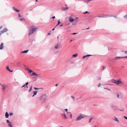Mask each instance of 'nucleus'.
Listing matches in <instances>:
<instances>
[{"label": "nucleus", "mask_w": 127, "mask_h": 127, "mask_svg": "<svg viewBox=\"0 0 127 127\" xmlns=\"http://www.w3.org/2000/svg\"><path fill=\"white\" fill-rule=\"evenodd\" d=\"M38 29L37 28L35 27L34 26H31L30 27L29 29V32L28 33V35H30L34 32L36 31Z\"/></svg>", "instance_id": "f257e3e1"}, {"label": "nucleus", "mask_w": 127, "mask_h": 127, "mask_svg": "<svg viewBox=\"0 0 127 127\" xmlns=\"http://www.w3.org/2000/svg\"><path fill=\"white\" fill-rule=\"evenodd\" d=\"M111 82L112 83H114L117 85H119L120 84H123L120 79H118L117 80L113 79L112 80Z\"/></svg>", "instance_id": "f03ea898"}, {"label": "nucleus", "mask_w": 127, "mask_h": 127, "mask_svg": "<svg viewBox=\"0 0 127 127\" xmlns=\"http://www.w3.org/2000/svg\"><path fill=\"white\" fill-rule=\"evenodd\" d=\"M86 116H87L85 115L82 116L80 115L77 118L76 120V121H77L80 120L81 119L84 118Z\"/></svg>", "instance_id": "7ed1b4c3"}, {"label": "nucleus", "mask_w": 127, "mask_h": 127, "mask_svg": "<svg viewBox=\"0 0 127 127\" xmlns=\"http://www.w3.org/2000/svg\"><path fill=\"white\" fill-rule=\"evenodd\" d=\"M47 98V96L45 95L41 96L40 97V99L44 101H45Z\"/></svg>", "instance_id": "20e7f679"}, {"label": "nucleus", "mask_w": 127, "mask_h": 127, "mask_svg": "<svg viewBox=\"0 0 127 127\" xmlns=\"http://www.w3.org/2000/svg\"><path fill=\"white\" fill-rule=\"evenodd\" d=\"M103 18H105L108 17H112L113 16L111 14H103L102 15Z\"/></svg>", "instance_id": "39448f33"}, {"label": "nucleus", "mask_w": 127, "mask_h": 127, "mask_svg": "<svg viewBox=\"0 0 127 127\" xmlns=\"http://www.w3.org/2000/svg\"><path fill=\"white\" fill-rule=\"evenodd\" d=\"M1 86L2 87V90L3 91H4L6 88L7 87V86L5 85H1Z\"/></svg>", "instance_id": "423d86ee"}, {"label": "nucleus", "mask_w": 127, "mask_h": 127, "mask_svg": "<svg viewBox=\"0 0 127 127\" xmlns=\"http://www.w3.org/2000/svg\"><path fill=\"white\" fill-rule=\"evenodd\" d=\"M117 57H115V58H113V59H112V62L113 63H115L116 61V60H119V59H116V58Z\"/></svg>", "instance_id": "0eeeda50"}, {"label": "nucleus", "mask_w": 127, "mask_h": 127, "mask_svg": "<svg viewBox=\"0 0 127 127\" xmlns=\"http://www.w3.org/2000/svg\"><path fill=\"white\" fill-rule=\"evenodd\" d=\"M8 30L6 28H4L2 31H1V32L2 33H4V32H6Z\"/></svg>", "instance_id": "6e6552de"}, {"label": "nucleus", "mask_w": 127, "mask_h": 127, "mask_svg": "<svg viewBox=\"0 0 127 127\" xmlns=\"http://www.w3.org/2000/svg\"><path fill=\"white\" fill-rule=\"evenodd\" d=\"M116 59H121L123 58H127V56L126 57H117L116 58Z\"/></svg>", "instance_id": "1a4fd4ad"}, {"label": "nucleus", "mask_w": 127, "mask_h": 127, "mask_svg": "<svg viewBox=\"0 0 127 127\" xmlns=\"http://www.w3.org/2000/svg\"><path fill=\"white\" fill-rule=\"evenodd\" d=\"M12 8L16 12H19L20 11L19 10H18L14 6Z\"/></svg>", "instance_id": "9d476101"}, {"label": "nucleus", "mask_w": 127, "mask_h": 127, "mask_svg": "<svg viewBox=\"0 0 127 127\" xmlns=\"http://www.w3.org/2000/svg\"><path fill=\"white\" fill-rule=\"evenodd\" d=\"M92 55H86V56H83V59H84L86 58H87V59H88V57H89V56H92Z\"/></svg>", "instance_id": "9b49d317"}, {"label": "nucleus", "mask_w": 127, "mask_h": 127, "mask_svg": "<svg viewBox=\"0 0 127 127\" xmlns=\"http://www.w3.org/2000/svg\"><path fill=\"white\" fill-rule=\"evenodd\" d=\"M3 43H1V44L0 45V49L2 50L4 46H3Z\"/></svg>", "instance_id": "f8f14e48"}, {"label": "nucleus", "mask_w": 127, "mask_h": 127, "mask_svg": "<svg viewBox=\"0 0 127 127\" xmlns=\"http://www.w3.org/2000/svg\"><path fill=\"white\" fill-rule=\"evenodd\" d=\"M6 69H7V70H8L9 71V72H12L13 71V70H11L9 68V66H6Z\"/></svg>", "instance_id": "ddd939ff"}, {"label": "nucleus", "mask_w": 127, "mask_h": 127, "mask_svg": "<svg viewBox=\"0 0 127 127\" xmlns=\"http://www.w3.org/2000/svg\"><path fill=\"white\" fill-rule=\"evenodd\" d=\"M37 91H35L33 92V94L32 96V97L34 96V95H36L37 94Z\"/></svg>", "instance_id": "4468645a"}, {"label": "nucleus", "mask_w": 127, "mask_h": 127, "mask_svg": "<svg viewBox=\"0 0 127 127\" xmlns=\"http://www.w3.org/2000/svg\"><path fill=\"white\" fill-rule=\"evenodd\" d=\"M69 20L70 22H73L74 21V20L72 18H70L69 19Z\"/></svg>", "instance_id": "2eb2a0df"}, {"label": "nucleus", "mask_w": 127, "mask_h": 127, "mask_svg": "<svg viewBox=\"0 0 127 127\" xmlns=\"http://www.w3.org/2000/svg\"><path fill=\"white\" fill-rule=\"evenodd\" d=\"M29 51L28 50H27L21 52L23 53H26L28 52Z\"/></svg>", "instance_id": "dca6fc26"}, {"label": "nucleus", "mask_w": 127, "mask_h": 127, "mask_svg": "<svg viewBox=\"0 0 127 127\" xmlns=\"http://www.w3.org/2000/svg\"><path fill=\"white\" fill-rule=\"evenodd\" d=\"M9 114H8L7 112H6L5 114V117L7 118H8L9 117Z\"/></svg>", "instance_id": "f3484780"}, {"label": "nucleus", "mask_w": 127, "mask_h": 127, "mask_svg": "<svg viewBox=\"0 0 127 127\" xmlns=\"http://www.w3.org/2000/svg\"><path fill=\"white\" fill-rule=\"evenodd\" d=\"M32 74L33 75H35L36 76H37L38 75H39V74H37L36 73L33 72H32Z\"/></svg>", "instance_id": "a211bd4d"}, {"label": "nucleus", "mask_w": 127, "mask_h": 127, "mask_svg": "<svg viewBox=\"0 0 127 127\" xmlns=\"http://www.w3.org/2000/svg\"><path fill=\"white\" fill-rule=\"evenodd\" d=\"M78 55V54L76 53L72 55V57L74 58L76 57Z\"/></svg>", "instance_id": "6ab92c4d"}, {"label": "nucleus", "mask_w": 127, "mask_h": 127, "mask_svg": "<svg viewBox=\"0 0 127 127\" xmlns=\"http://www.w3.org/2000/svg\"><path fill=\"white\" fill-rule=\"evenodd\" d=\"M68 7H65L63 8V10H66L68 9Z\"/></svg>", "instance_id": "aec40b11"}, {"label": "nucleus", "mask_w": 127, "mask_h": 127, "mask_svg": "<svg viewBox=\"0 0 127 127\" xmlns=\"http://www.w3.org/2000/svg\"><path fill=\"white\" fill-rule=\"evenodd\" d=\"M114 118H115V119H113V120L116 121H117L118 122H119V120L117 119V118L116 117H114Z\"/></svg>", "instance_id": "412c9836"}, {"label": "nucleus", "mask_w": 127, "mask_h": 127, "mask_svg": "<svg viewBox=\"0 0 127 127\" xmlns=\"http://www.w3.org/2000/svg\"><path fill=\"white\" fill-rule=\"evenodd\" d=\"M59 44L58 43L55 46V48L57 49H58V47L59 46Z\"/></svg>", "instance_id": "4be33fe9"}, {"label": "nucleus", "mask_w": 127, "mask_h": 127, "mask_svg": "<svg viewBox=\"0 0 127 127\" xmlns=\"http://www.w3.org/2000/svg\"><path fill=\"white\" fill-rule=\"evenodd\" d=\"M32 86H31V88L29 91V92H30L32 91Z\"/></svg>", "instance_id": "5701e85b"}, {"label": "nucleus", "mask_w": 127, "mask_h": 127, "mask_svg": "<svg viewBox=\"0 0 127 127\" xmlns=\"http://www.w3.org/2000/svg\"><path fill=\"white\" fill-rule=\"evenodd\" d=\"M63 115H64V118L65 119H66L67 118V117L64 114Z\"/></svg>", "instance_id": "b1692460"}, {"label": "nucleus", "mask_w": 127, "mask_h": 127, "mask_svg": "<svg viewBox=\"0 0 127 127\" xmlns=\"http://www.w3.org/2000/svg\"><path fill=\"white\" fill-rule=\"evenodd\" d=\"M90 13L89 12H88L87 11H86L85 12H84L83 14H86L87 13L89 14Z\"/></svg>", "instance_id": "393cba45"}, {"label": "nucleus", "mask_w": 127, "mask_h": 127, "mask_svg": "<svg viewBox=\"0 0 127 127\" xmlns=\"http://www.w3.org/2000/svg\"><path fill=\"white\" fill-rule=\"evenodd\" d=\"M29 84V83L28 82L26 83V84H25V85H26V87H27V88H28V85Z\"/></svg>", "instance_id": "a878e982"}, {"label": "nucleus", "mask_w": 127, "mask_h": 127, "mask_svg": "<svg viewBox=\"0 0 127 127\" xmlns=\"http://www.w3.org/2000/svg\"><path fill=\"white\" fill-rule=\"evenodd\" d=\"M8 125L9 126V127H13L12 125L10 123H9L8 124Z\"/></svg>", "instance_id": "bb28decb"}, {"label": "nucleus", "mask_w": 127, "mask_h": 127, "mask_svg": "<svg viewBox=\"0 0 127 127\" xmlns=\"http://www.w3.org/2000/svg\"><path fill=\"white\" fill-rule=\"evenodd\" d=\"M71 97L72 98L73 101H74L75 100V98L74 97V96H71Z\"/></svg>", "instance_id": "cd10ccee"}, {"label": "nucleus", "mask_w": 127, "mask_h": 127, "mask_svg": "<svg viewBox=\"0 0 127 127\" xmlns=\"http://www.w3.org/2000/svg\"><path fill=\"white\" fill-rule=\"evenodd\" d=\"M43 89V88H36V87H34V89L35 90H38V89Z\"/></svg>", "instance_id": "c85d7f7f"}, {"label": "nucleus", "mask_w": 127, "mask_h": 127, "mask_svg": "<svg viewBox=\"0 0 127 127\" xmlns=\"http://www.w3.org/2000/svg\"><path fill=\"white\" fill-rule=\"evenodd\" d=\"M112 15L113 16H112V17H113L115 18H116L117 17V15H115L114 16L113 15Z\"/></svg>", "instance_id": "c756f323"}, {"label": "nucleus", "mask_w": 127, "mask_h": 127, "mask_svg": "<svg viewBox=\"0 0 127 127\" xmlns=\"http://www.w3.org/2000/svg\"><path fill=\"white\" fill-rule=\"evenodd\" d=\"M102 67L103 69H102V70H103L105 69V68H106V66H103Z\"/></svg>", "instance_id": "7c9ffc66"}, {"label": "nucleus", "mask_w": 127, "mask_h": 127, "mask_svg": "<svg viewBox=\"0 0 127 127\" xmlns=\"http://www.w3.org/2000/svg\"><path fill=\"white\" fill-rule=\"evenodd\" d=\"M6 121L8 123H11L10 122H9V121L8 120H6Z\"/></svg>", "instance_id": "2f4dec72"}, {"label": "nucleus", "mask_w": 127, "mask_h": 127, "mask_svg": "<svg viewBox=\"0 0 127 127\" xmlns=\"http://www.w3.org/2000/svg\"><path fill=\"white\" fill-rule=\"evenodd\" d=\"M28 71H29V72L30 73H31V72H32V70H31V69H30V70H29Z\"/></svg>", "instance_id": "473e14b6"}, {"label": "nucleus", "mask_w": 127, "mask_h": 127, "mask_svg": "<svg viewBox=\"0 0 127 127\" xmlns=\"http://www.w3.org/2000/svg\"><path fill=\"white\" fill-rule=\"evenodd\" d=\"M93 118H92L90 119L89 122L90 123L91 120L93 119Z\"/></svg>", "instance_id": "72a5a7b5"}, {"label": "nucleus", "mask_w": 127, "mask_h": 127, "mask_svg": "<svg viewBox=\"0 0 127 127\" xmlns=\"http://www.w3.org/2000/svg\"><path fill=\"white\" fill-rule=\"evenodd\" d=\"M111 107H113V108L115 107H116V106H115L114 105H111Z\"/></svg>", "instance_id": "f704fd0d"}, {"label": "nucleus", "mask_w": 127, "mask_h": 127, "mask_svg": "<svg viewBox=\"0 0 127 127\" xmlns=\"http://www.w3.org/2000/svg\"><path fill=\"white\" fill-rule=\"evenodd\" d=\"M20 20H21V21H25V19H24V18L20 19Z\"/></svg>", "instance_id": "c9c22d12"}, {"label": "nucleus", "mask_w": 127, "mask_h": 127, "mask_svg": "<svg viewBox=\"0 0 127 127\" xmlns=\"http://www.w3.org/2000/svg\"><path fill=\"white\" fill-rule=\"evenodd\" d=\"M13 115V113L12 112H11L9 113V115L10 116H12Z\"/></svg>", "instance_id": "e433bc0d"}, {"label": "nucleus", "mask_w": 127, "mask_h": 127, "mask_svg": "<svg viewBox=\"0 0 127 127\" xmlns=\"http://www.w3.org/2000/svg\"><path fill=\"white\" fill-rule=\"evenodd\" d=\"M58 24H60L61 23V22H60V20H58Z\"/></svg>", "instance_id": "4c0bfd02"}, {"label": "nucleus", "mask_w": 127, "mask_h": 127, "mask_svg": "<svg viewBox=\"0 0 127 127\" xmlns=\"http://www.w3.org/2000/svg\"><path fill=\"white\" fill-rule=\"evenodd\" d=\"M51 31H50L49 32V33H48V35H50L51 34Z\"/></svg>", "instance_id": "58836bf2"}, {"label": "nucleus", "mask_w": 127, "mask_h": 127, "mask_svg": "<svg viewBox=\"0 0 127 127\" xmlns=\"http://www.w3.org/2000/svg\"><path fill=\"white\" fill-rule=\"evenodd\" d=\"M124 17L125 18L127 19V15H125L124 16Z\"/></svg>", "instance_id": "ea45409f"}, {"label": "nucleus", "mask_w": 127, "mask_h": 127, "mask_svg": "<svg viewBox=\"0 0 127 127\" xmlns=\"http://www.w3.org/2000/svg\"><path fill=\"white\" fill-rule=\"evenodd\" d=\"M97 17H101V18H103V17H102V15L101 16L99 15V16H97Z\"/></svg>", "instance_id": "a19ab883"}, {"label": "nucleus", "mask_w": 127, "mask_h": 127, "mask_svg": "<svg viewBox=\"0 0 127 127\" xmlns=\"http://www.w3.org/2000/svg\"><path fill=\"white\" fill-rule=\"evenodd\" d=\"M26 85H25V84L23 86H22V87H26Z\"/></svg>", "instance_id": "79ce46f5"}, {"label": "nucleus", "mask_w": 127, "mask_h": 127, "mask_svg": "<svg viewBox=\"0 0 127 127\" xmlns=\"http://www.w3.org/2000/svg\"><path fill=\"white\" fill-rule=\"evenodd\" d=\"M101 86V84L100 83H99L98 85V86L99 87Z\"/></svg>", "instance_id": "37998d69"}, {"label": "nucleus", "mask_w": 127, "mask_h": 127, "mask_svg": "<svg viewBox=\"0 0 127 127\" xmlns=\"http://www.w3.org/2000/svg\"><path fill=\"white\" fill-rule=\"evenodd\" d=\"M119 110L121 111H124L123 109H119Z\"/></svg>", "instance_id": "c03bdc74"}, {"label": "nucleus", "mask_w": 127, "mask_h": 127, "mask_svg": "<svg viewBox=\"0 0 127 127\" xmlns=\"http://www.w3.org/2000/svg\"><path fill=\"white\" fill-rule=\"evenodd\" d=\"M64 111H65L67 112V111H68V109H64Z\"/></svg>", "instance_id": "a18cd8bd"}, {"label": "nucleus", "mask_w": 127, "mask_h": 127, "mask_svg": "<svg viewBox=\"0 0 127 127\" xmlns=\"http://www.w3.org/2000/svg\"><path fill=\"white\" fill-rule=\"evenodd\" d=\"M70 118H71V119H72V114H70Z\"/></svg>", "instance_id": "49530a36"}, {"label": "nucleus", "mask_w": 127, "mask_h": 127, "mask_svg": "<svg viewBox=\"0 0 127 127\" xmlns=\"http://www.w3.org/2000/svg\"><path fill=\"white\" fill-rule=\"evenodd\" d=\"M59 25V24H57L55 27V28H56Z\"/></svg>", "instance_id": "de8ad7c7"}, {"label": "nucleus", "mask_w": 127, "mask_h": 127, "mask_svg": "<svg viewBox=\"0 0 127 127\" xmlns=\"http://www.w3.org/2000/svg\"><path fill=\"white\" fill-rule=\"evenodd\" d=\"M124 117L127 120V117L126 116H124Z\"/></svg>", "instance_id": "09e8293b"}, {"label": "nucleus", "mask_w": 127, "mask_h": 127, "mask_svg": "<svg viewBox=\"0 0 127 127\" xmlns=\"http://www.w3.org/2000/svg\"><path fill=\"white\" fill-rule=\"evenodd\" d=\"M55 18V16H54L52 17V18L53 19H54Z\"/></svg>", "instance_id": "8fccbe9b"}, {"label": "nucleus", "mask_w": 127, "mask_h": 127, "mask_svg": "<svg viewBox=\"0 0 127 127\" xmlns=\"http://www.w3.org/2000/svg\"><path fill=\"white\" fill-rule=\"evenodd\" d=\"M77 33H72L71 34H76Z\"/></svg>", "instance_id": "3c124183"}, {"label": "nucleus", "mask_w": 127, "mask_h": 127, "mask_svg": "<svg viewBox=\"0 0 127 127\" xmlns=\"http://www.w3.org/2000/svg\"><path fill=\"white\" fill-rule=\"evenodd\" d=\"M18 16H19V17H21V15H20V14H18Z\"/></svg>", "instance_id": "603ef678"}, {"label": "nucleus", "mask_w": 127, "mask_h": 127, "mask_svg": "<svg viewBox=\"0 0 127 127\" xmlns=\"http://www.w3.org/2000/svg\"><path fill=\"white\" fill-rule=\"evenodd\" d=\"M30 69L28 67H27V70H28V71H29V70H30Z\"/></svg>", "instance_id": "864d4df0"}, {"label": "nucleus", "mask_w": 127, "mask_h": 127, "mask_svg": "<svg viewBox=\"0 0 127 127\" xmlns=\"http://www.w3.org/2000/svg\"><path fill=\"white\" fill-rule=\"evenodd\" d=\"M101 79V78L100 77H99L98 78V80H100Z\"/></svg>", "instance_id": "5fc2aeb1"}, {"label": "nucleus", "mask_w": 127, "mask_h": 127, "mask_svg": "<svg viewBox=\"0 0 127 127\" xmlns=\"http://www.w3.org/2000/svg\"><path fill=\"white\" fill-rule=\"evenodd\" d=\"M119 94H118L117 95V97H119Z\"/></svg>", "instance_id": "6e6d98bb"}, {"label": "nucleus", "mask_w": 127, "mask_h": 127, "mask_svg": "<svg viewBox=\"0 0 127 127\" xmlns=\"http://www.w3.org/2000/svg\"><path fill=\"white\" fill-rule=\"evenodd\" d=\"M2 32H0V36L2 34Z\"/></svg>", "instance_id": "4d7b16f0"}, {"label": "nucleus", "mask_w": 127, "mask_h": 127, "mask_svg": "<svg viewBox=\"0 0 127 127\" xmlns=\"http://www.w3.org/2000/svg\"><path fill=\"white\" fill-rule=\"evenodd\" d=\"M125 54H127V51H126L125 52Z\"/></svg>", "instance_id": "13d9d810"}, {"label": "nucleus", "mask_w": 127, "mask_h": 127, "mask_svg": "<svg viewBox=\"0 0 127 127\" xmlns=\"http://www.w3.org/2000/svg\"><path fill=\"white\" fill-rule=\"evenodd\" d=\"M55 28H55V27H54V28H53V29H52V31H54V30H55Z\"/></svg>", "instance_id": "bf43d9fd"}, {"label": "nucleus", "mask_w": 127, "mask_h": 127, "mask_svg": "<svg viewBox=\"0 0 127 127\" xmlns=\"http://www.w3.org/2000/svg\"><path fill=\"white\" fill-rule=\"evenodd\" d=\"M63 25V24H62V25H60V27H62Z\"/></svg>", "instance_id": "052dcab7"}, {"label": "nucleus", "mask_w": 127, "mask_h": 127, "mask_svg": "<svg viewBox=\"0 0 127 127\" xmlns=\"http://www.w3.org/2000/svg\"><path fill=\"white\" fill-rule=\"evenodd\" d=\"M2 26H0V29H1L2 28Z\"/></svg>", "instance_id": "680f3d73"}, {"label": "nucleus", "mask_w": 127, "mask_h": 127, "mask_svg": "<svg viewBox=\"0 0 127 127\" xmlns=\"http://www.w3.org/2000/svg\"><path fill=\"white\" fill-rule=\"evenodd\" d=\"M58 84H56V85H55V86H58Z\"/></svg>", "instance_id": "e2e57ef3"}, {"label": "nucleus", "mask_w": 127, "mask_h": 127, "mask_svg": "<svg viewBox=\"0 0 127 127\" xmlns=\"http://www.w3.org/2000/svg\"><path fill=\"white\" fill-rule=\"evenodd\" d=\"M21 62H19L18 63V64H19Z\"/></svg>", "instance_id": "0e129e2a"}, {"label": "nucleus", "mask_w": 127, "mask_h": 127, "mask_svg": "<svg viewBox=\"0 0 127 127\" xmlns=\"http://www.w3.org/2000/svg\"><path fill=\"white\" fill-rule=\"evenodd\" d=\"M63 114H61V115L62 116H64V115H63Z\"/></svg>", "instance_id": "69168bd1"}, {"label": "nucleus", "mask_w": 127, "mask_h": 127, "mask_svg": "<svg viewBox=\"0 0 127 127\" xmlns=\"http://www.w3.org/2000/svg\"><path fill=\"white\" fill-rule=\"evenodd\" d=\"M89 29V28H87L86 29H87V30H88V29Z\"/></svg>", "instance_id": "338daca9"}, {"label": "nucleus", "mask_w": 127, "mask_h": 127, "mask_svg": "<svg viewBox=\"0 0 127 127\" xmlns=\"http://www.w3.org/2000/svg\"><path fill=\"white\" fill-rule=\"evenodd\" d=\"M71 63L72 64H73L74 63V62H72Z\"/></svg>", "instance_id": "774afa93"}]
</instances>
